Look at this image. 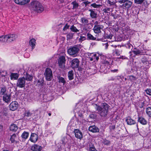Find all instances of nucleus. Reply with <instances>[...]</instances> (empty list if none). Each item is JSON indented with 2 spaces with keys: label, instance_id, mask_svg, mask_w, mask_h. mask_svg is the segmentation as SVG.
<instances>
[{
  "label": "nucleus",
  "instance_id": "7c9ffc66",
  "mask_svg": "<svg viewBox=\"0 0 151 151\" xmlns=\"http://www.w3.org/2000/svg\"><path fill=\"white\" fill-rule=\"evenodd\" d=\"M88 39L92 40H96V38L94 37L90 33H87V35Z\"/></svg>",
  "mask_w": 151,
  "mask_h": 151
},
{
  "label": "nucleus",
  "instance_id": "a19ab883",
  "mask_svg": "<svg viewBox=\"0 0 151 151\" xmlns=\"http://www.w3.org/2000/svg\"><path fill=\"white\" fill-rule=\"evenodd\" d=\"M126 47L129 49H132L133 48V46L129 42H128L125 45Z\"/></svg>",
  "mask_w": 151,
  "mask_h": 151
},
{
  "label": "nucleus",
  "instance_id": "20e7f679",
  "mask_svg": "<svg viewBox=\"0 0 151 151\" xmlns=\"http://www.w3.org/2000/svg\"><path fill=\"white\" fill-rule=\"evenodd\" d=\"M118 2L120 4H123L122 5L123 7L127 10L131 7L132 4L131 1L129 0H120Z\"/></svg>",
  "mask_w": 151,
  "mask_h": 151
},
{
  "label": "nucleus",
  "instance_id": "dca6fc26",
  "mask_svg": "<svg viewBox=\"0 0 151 151\" xmlns=\"http://www.w3.org/2000/svg\"><path fill=\"white\" fill-rule=\"evenodd\" d=\"M89 130L92 132H99V129L96 126H90L88 128Z\"/></svg>",
  "mask_w": 151,
  "mask_h": 151
},
{
  "label": "nucleus",
  "instance_id": "69168bd1",
  "mask_svg": "<svg viewBox=\"0 0 151 151\" xmlns=\"http://www.w3.org/2000/svg\"><path fill=\"white\" fill-rule=\"evenodd\" d=\"M129 77H130V78L131 79H133V80H134V79L135 78V77H134L133 76H129Z\"/></svg>",
  "mask_w": 151,
  "mask_h": 151
},
{
  "label": "nucleus",
  "instance_id": "4468645a",
  "mask_svg": "<svg viewBox=\"0 0 151 151\" xmlns=\"http://www.w3.org/2000/svg\"><path fill=\"white\" fill-rule=\"evenodd\" d=\"M38 137L37 135L36 134L32 133L31 137L30 138V140L31 142L35 143L37 140Z\"/></svg>",
  "mask_w": 151,
  "mask_h": 151
},
{
  "label": "nucleus",
  "instance_id": "5fc2aeb1",
  "mask_svg": "<svg viewBox=\"0 0 151 151\" xmlns=\"http://www.w3.org/2000/svg\"><path fill=\"white\" fill-rule=\"evenodd\" d=\"M115 53L117 56L119 55L121 53V52L119 50L117 49H115Z\"/></svg>",
  "mask_w": 151,
  "mask_h": 151
},
{
  "label": "nucleus",
  "instance_id": "ea45409f",
  "mask_svg": "<svg viewBox=\"0 0 151 151\" xmlns=\"http://www.w3.org/2000/svg\"><path fill=\"white\" fill-rule=\"evenodd\" d=\"M132 52L136 55L139 54L141 53V51L140 50H139V49H137L136 48H134V50H133Z\"/></svg>",
  "mask_w": 151,
  "mask_h": 151
},
{
  "label": "nucleus",
  "instance_id": "2f4dec72",
  "mask_svg": "<svg viewBox=\"0 0 151 151\" xmlns=\"http://www.w3.org/2000/svg\"><path fill=\"white\" fill-rule=\"evenodd\" d=\"M107 3L108 4L107 5L109 7L112 8V6H113L115 4V3L114 1H111L110 0H107Z\"/></svg>",
  "mask_w": 151,
  "mask_h": 151
},
{
  "label": "nucleus",
  "instance_id": "603ef678",
  "mask_svg": "<svg viewBox=\"0 0 151 151\" xmlns=\"http://www.w3.org/2000/svg\"><path fill=\"white\" fill-rule=\"evenodd\" d=\"M86 39V37L85 36H80V38L79 39V41L82 42L84 41Z\"/></svg>",
  "mask_w": 151,
  "mask_h": 151
},
{
  "label": "nucleus",
  "instance_id": "c9c22d12",
  "mask_svg": "<svg viewBox=\"0 0 151 151\" xmlns=\"http://www.w3.org/2000/svg\"><path fill=\"white\" fill-rule=\"evenodd\" d=\"M91 57L94 60V62L97 61L99 59V56H97V55L96 53H93Z\"/></svg>",
  "mask_w": 151,
  "mask_h": 151
},
{
  "label": "nucleus",
  "instance_id": "a211bd4d",
  "mask_svg": "<svg viewBox=\"0 0 151 151\" xmlns=\"http://www.w3.org/2000/svg\"><path fill=\"white\" fill-rule=\"evenodd\" d=\"M126 121L127 124L129 125L134 124L136 123L135 121L132 119L130 116H128L127 118Z\"/></svg>",
  "mask_w": 151,
  "mask_h": 151
},
{
  "label": "nucleus",
  "instance_id": "5701e85b",
  "mask_svg": "<svg viewBox=\"0 0 151 151\" xmlns=\"http://www.w3.org/2000/svg\"><path fill=\"white\" fill-rule=\"evenodd\" d=\"M74 72L73 70H70L68 72V77L69 80H71L74 79Z\"/></svg>",
  "mask_w": 151,
  "mask_h": 151
},
{
  "label": "nucleus",
  "instance_id": "774afa93",
  "mask_svg": "<svg viewBox=\"0 0 151 151\" xmlns=\"http://www.w3.org/2000/svg\"><path fill=\"white\" fill-rule=\"evenodd\" d=\"M112 47H113L114 48H116L117 47L116 45H111Z\"/></svg>",
  "mask_w": 151,
  "mask_h": 151
},
{
  "label": "nucleus",
  "instance_id": "c03bdc74",
  "mask_svg": "<svg viewBox=\"0 0 151 151\" xmlns=\"http://www.w3.org/2000/svg\"><path fill=\"white\" fill-rule=\"evenodd\" d=\"M144 1V0H134L135 3L137 4H141Z\"/></svg>",
  "mask_w": 151,
  "mask_h": 151
},
{
  "label": "nucleus",
  "instance_id": "a18cd8bd",
  "mask_svg": "<svg viewBox=\"0 0 151 151\" xmlns=\"http://www.w3.org/2000/svg\"><path fill=\"white\" fill-rule=\"evenodd\" d=\"M109 61H110V60L109 59L107 58L103 62V63L105 65H109Z\"/></svg>",
  "mask_w": 151,
  "mask_h": 151
},
{
  "label": "nucleus",
  "instance_id": "338daca9",
  "mask_svg": "<svg viewBox=\"0 0 151 151\" xmlns=\"http://www.w3.org/2000/svg\"><path fill=\"white\" fill-rule=\"evenodd\" d=\"M118 71V70L117 69H115L114 70H111V71L114 72H117Z\"/></svg>",
  "mask_w": 151,
  "mask_h": 151
},
{
  "label": "nucleus",
  "instance_id": "c756f323",
  "mask_svg": "<svg viewBox=\"0 0 151 151\" xmlns=\"http://www.w3.org/2000/svg\"><path fill=\"white\" fill-rule=\"evenodd\" d=\"M102 6V5H101L97 4H96V3H94L91 4L90 7H93L94 8H99L101 6Z\"/></svg>",
  "mask_w": 151,
  "mask_h": 151
},
{
  "label": "nucleus",
  "instance_id": "13d9d810",
  "mask_svg": "<svg viewBox=\"0 0 151 151\" xmlns=\"http://www.w3.org/2000/svg\"><path fill=\"white\" fill-rule=\"evenodd\" d=\"M93 53H89V52H88L87 53H86V56H87V57H91L92 55H93Z\"/></svg>",
  "mask_w": 151,
  "mask_h": 151
},
{
  "label": "nucleus",
  "instance_id": "39448f33",
  "mask_svg": "<svg viewBox=\"0 0 151 151\" xmlns=\"http://www.w3.org/2000/svg\"><path fill=\"white\" fill-rule=\"evenodd\" d=\"M79 50L78 47L76 46L70 47L68 49V52L70 55L76 57L77 55Z\"/></svg>",
  "mask_w": 151,
  "mask_h": 151
},
{
  "label": "nucleus",
  "instance_id": "09e8293b",
  "mask_svg": "<svg viewBox=\"0 0 151 151\" xmlns=\"http://www.w3.org/2000/svg\"><path fill=\"white\" fill-rule=\"evenodd\" d=\"M111 15L112 16L114 19H115L118 18L119 17V15L118 14H114L113 13H111Z\"/></svg>",
  "mask_w": 151,
  "mask_h": 151
},
{
  "label": "nucleus",
  "instance_id": "7ed1b4c3",
  "mask_svg": "<svg viewBox=\"0 0 151 151\" xmlns=\"http://www.w3.org/2000/svg\"><path fill=\"white\" fill-rule=\"evenodd\" d=\"M96 106V109L98 111L99 114L102 117L106 116L108 113L109 106L105 103H102L101 106Z\"/></svg>",
  "mask_w": 151,
  "mask_h": 151
},
{
  "label": "nucleus",
  "instance_id": "2eb2a0df",
  "mask_svg": "<svg viewBox=\"0 0 151 151\" xmlns=\"http://www.w3.org/2000/svg\"><path fill=\"white\" fill-rule=\"evenodd\" d=\"M42 149V147L37 145H34L31 147V150L33 151H41Z\"/></svg>",
  "mask_w": 151,
  "mask_h": 151
},
{
  "label": "nucleus",
  "instance_id": "4be33fe9",
  "mask_svg": "<svg viewBox=\"0 0 151 151\" xmlns=\"http://www.w3.org/2000/svg\"><path fill=\"white\" fill-rule=\"evenodd\" d=\"M114 7L111 8L110 7H108L105 6V8L103 9V11L105 13H109L110 12H112Z\"/></svg>",
  "mask_w": 151,
  "mask_h": 151
},
{
  "label": "nucleus",
  "instance_id": "9d476101",
  "mask_svg": "<svg viewBox=\"0 0 151 151\" xmlns=\"http://www.w3.org/2000/svg\"><path fill=\"white\" fill-rule=\"evenodd\" d=\"M75 136L76 138L80 140H81L83 138V134L79 129H75L74 130Z\"/></svg>",
  "mask_w": 151,
  "mask_h": 151
},
{
  "label": "nucleus",
  "instance_id": "bf43d9fd",
  "mask_svg": "<svg viewBox=\"0 0 151 151\" xmlns=\"http://www.w3.org/2000/svg\"><path fill=\"white\" fill-rule=\"evenodd\" d=\"M115 125H112L109 127V128L111 130H114L115 129Z\"/></svg>",
  "mask_w": 151,
  "mask_h": 151
},
{
  "label": "nucleus",
  "instance_id": "0e129e2a",
  "mask_svg": "<svg viewBox=\"0 0 151 151\" xmlns=\"http://www.w3.org/2000/svg\"><path fill=\"white\" fill-rule=\"evenodd\" d=\"M88 58L89 59V60L90 61H93V62H94V60L92 57H89Z\"/></svg>",
  "mask_w": 151,
  "mask_h": 151
},
{
  "label": "nucleus",
  "instance_id": "bb28decb",
  "mask_svg": "<svg viewBox=\"0 0 151 151\" xmlns=\"http://www.w3.org/2000/svg\"><path fill=\"white\" fill-rule=\"evenodd\" d=\"M10 129L11 131L16 132L18 129V127L15 124H12L10 126Z\"/></svg>",
  "mask_w": 151,
  "mask_h": 151
},
{
  "label": "nucleus",
  "instance_id": "4d7b16f0",
  "mask_svg": "<svg viewBox=\"0 0 151 151\" xmlns=\"http://www.w3.org/2000/svg\"><path fill=\"white\" fill-rule=\"evenodd\" d=\"M103 143L104 145H108L110 143V142L109 141L105 139L104 140Z\"/></svg>",
  "mask_w": 151,
  "mask_h": 151
},
{
  "label": "nucleus",
  "instance_id": "8fccbe9b",
  "mask_svg": "<svg viewBox=\"0 0 151 151\" xmlns=\"http://www.w3.org/2000/svg\"><path fill=\"white\" fill-rule=\"evenodd\" d=\"M32 114L30 113L29 111H27L25 113V115L27 117L31 116Z\"/></svg>",
  "mask_w": 151,
  "mask_h": 151
},
{
  "label": "nucleus",
  "instance_id": "f3484780",
  "mask_svg": "<svg viewBox=\"0 0 151 151\" xmlns=\"http://www.w3.org/2000/svg\"><path fill=\"white\" fill-rule=\"evenodd\" d=\"M30 0H14L15 3L17 4L23 5L28 3Z\"/></svg>",
  "mask_w": 151,
  "mask_h": 151
},
{
  "label": "nucleus",
  "instance_id": "a878e982",
  "mask_svg": "<svg viewBox=\"0 0 151 151\" xmlns=\"http://www.w3.org/2000/svg\"><path fill=\"white\" fill-rule=\"evenodd\" d=\"M29 136V133L24 132L21 135V137L22 139V140H25L27 139Z\"/></svg>",
  "mask_w": 151,
  "mask_h": 151
},
{
  "label": "nucleus",
  "instance_id": "79ce46f5",
  "mask_svg": "<svg viewBox=\"0 0 151 151\" xmlns=\"http://www.w3.org/2000/svg\"><path fill=\"white\" fill-rule=\"evenodd\" d=\"M104 37L105 38H107V39H111L112 37H113V35L111 34L110 33L109 34H104Z\"/></svg>",
  "mask_w": 151,
  "mask_h": 151
},
{
  "label": "nucleus",
  "instance_id": "ddd939ff",
  "mask_svg": "<svg viewBox=\"0 0 151 151\" xmlns=\"http://www.w3.org/2000/svg\"><path fill=\"white\" fill-rule=\"evenodd\" d=\"M104 27L102 25L94 26L93 28L94 32L96 34L101 32V29L103 28Z\"/></svg>",
  "mask_w": 151,
  "mask_h": 151
},
{
  "label": "nucleus",
  "instance_id": "f03ea898",
  "mask_svg": "<svg viewBox=\"0 0 151 151\" xmlns=\"http://www.w3.org/2000/svg\"><path fill=\"white\" fill-rule=\"evenodd\" d=\"M29 7L32 11L38 13L42 12L44 10L42 4L37 1L32 2L30 4Z\"/></svg>",
  "mask_w": 151,
  "mask_h": 151
},
{
  "label": "nucleus",
  "instance_id": "de8ad7c7",
  "mask_svg": "<svg viewBox=\"0 0 151 151\" xmlns=\"http://www.w3.org/2000/svg\"><path fill=\"white\" fill-rule=\"evenodd\" d=\"M89 150L90 151H97L93 145H92L91 146H90Z\"/></svg>",
  "mask_w": 151,
  "mask_h": 151
},
{
  "label": "nucleus",
  "instance_id": "b1692460",
  "mask_svg": "<svg viewBox=\"0 0 151 151\" xmlns=\"http://www.w3.org/2000/svg\"><path fill=\"white\" fill-rule=\"evenodd\" d=\"M36 40L34 38H32L29 41V44L30 46L32 47V49L34 48L36 44Z\"/></svg>",
  "mask_w": 151,
  "mask_h": 151
},
{
  "label": "nucleus",
  "instance_id": "0eeeda50",
  "mask_svg": "<svg viewBox=\"0 0 151 151\" xmlns=\"http://www.w3.org/2000/svg\"><path fill=\"white\" fill-rule=\"evenodd\" d=\"M66 60L64 56H60L58 59V64L60 68L64 69L65 68V64Z\"/></svg>",
  "mask_w": 151,
  "mask_h": 151
},
{
  "label": "nucleus",
  "instance_id": "f8f14e48",
  "mask_svg": "<svg viewBox=\"0 0 151 151\" xmlns=\"http://www.w3.org/2000/svg\"><path fill=\"white\" fill-rule=\"evenodd\" d=\"M11 94L6 93L3 95V100L5 103H9L11 102Z\"/></svg>",
  "mask_w": 151,
  "mask_h": 151
},
{
  "label": "nucleus",
  "instance_id": "680f3d73",
  "mask_svg": "<svg viewBox=\"0 0 151 151\" xmlns=\"http://www.w3.org/2000/svg\"><path fill=\"white\" fill-rule=\"evenodd\" d=\"M104 46L105 49H106L108 48V43H106L104 44Z\"/></svg>",
  "mask_w": 151,
  "mask_h": 151
},
{
  "label": "nucleus",
  "instance_id": "3c124183",
  "mask_svg": "<svg viewBox=\"0 0 151 151\" xmlns=\"http://www.w3.org/2000/svg\"><path fill=\"white\" fill-rule=\"evenodd\" d=\"M69 27L70 26L68 25L67 24H66L63 28V30L64 31L66 30L69 28Z\"/></svg>",
  "mask_w": 151,
  "mask_h": 151
},
{
  "label": "nucleus",
  "instance_id": "f257e3e1",
  "mask_svg": "<svg viewBox=\"0 0 151 151\" xmlns=\"http://www.w3.org/2000/svg\"><path fill=\"white\" fill-rule=\"evenodd\" d=\"M17 35L15 33H10L0 37V42L2 43H10L16 40Z\"/></svg>",
  "mask_w": 151,
  "mask_h": 151
},
{
  "label": "nucleus",
  "instance_id": "49530a36",
  "mask_svg": "<svg viewBox=\"0 0 151 151\" xmlns=\"http://www.w3.org/2000/svg\"><path fill=\"white\" fill-rule=\"evenodd\" d=\"M89 117L91 119H95L96 118V115L95 114H91L89 115Z\"/></svg>",
  "mask_w": 151,
  "mask_h": 151
},
{
  "label": "nucleus",
  "instance_id": "412c9836",
  "mask_svg": "<svg viewBox=\"0 0 151 151\" xmlns=\"http://www.w3.org/2000/svg\"><path fill=\"white\" fill-rule=\"evenodd\" d=\"M10 76L11 80H16L19 77V75L17 73H12Z\"/></svg>",
  "mask_w": 151,
  "mask_h": 151
},
{
  "label": "nucleus",
  "instance_id": "e2e57ef3",
  "mask_svg": "<svg viewBox=\"0 0 151 151\" xmlns=\"http://www.w3.org/2000/svg\"><path fill=\"white\" fill-rule=\"evenodd\" d=\"M83 3L85 4L86 6L88 4H89L90 3V2H89L88 1H85L83 2Z\"/></svg>",
  "mask_w": 151,
  "mask_h": 151
},
{
  "label": "nucleus",
  "instance_id": "cd10ccee",
  "mask_svg": "<svg viewBox=\"0 0 151 151\" xmlns=\"http://www.w3.org/2000/svg\"><path fill=\"white\" fill-rule=\"evenodd\" d=\"M6 91V87L4 86H3L1 88L0 93L1 95H4Z\"/></svg>",
  "mask_w": 151,
  "mask_h": 151
},
{
  "label": "nucleus",
  "instance_id": "37998d69",
  "mask_svg": "<svg viewBox=\"0 0 151 151\" xmlns=\"http://www.w3.org/2000/svg\"><path fill=\"white\" fill-rule=\"evenodd\" d=\"M74 33L71 32H69L67 35V39H72L73 37Z\"/></svg>",
  "mask_w": 151,
  "mask_h": 151
},
{
  "label": "nucleus",
  "instance_id": "f704fd0d",
  "mask_svg": "<svg viewBox=\"0 0 151 151\" xmlns=\"http://www.w3.org/2000/svg\"><path fill=\"white\" fill-rule=\"evenodd\" d=\"M16 135L14 134L10 138V139L12 143H15L16 142Z\"/></svg>",
  "mask_w": 151,
  "mask_h": 151
},
{
  "label": "nucleus",
  "instance_id": "864d4df0",
  "mask_svg": "<svg viewBox=\"0 0 151 151\" xmlns=\"http://www.w3.org/2000/svg\"><path fill=\"white\" fill-rule=\"evenodd\" d=\"M142 62L144 64H147L148 63L147 59L146 58H143L142 60Z\"/></svg>",
  "mask_w": 151,
  "mask_h": 151
},
{
  "label": "nucleus",
  "instance_id": "58836bf2",
  "mask_svg": "<svg viewBox=\"0 0 151 151\" xmlns=\"http://www.w3.org/2000/svg\"><path fill=\"white\" fill-rule=\"evenodd\" d=\"M58 79L59 80V82L60 83H62L64 84L66 82V81L65 80L64 78L62 77H58Z\"/></svg>",
  "mask_w": 151,
  "mask_h": 151
},
{
  "label": "nucleus",
  "instance_id": "4c0bfd02",
  "mask_svg": "<svg viewBox=\"0 0 151 151\" xmlns=\"http://www.w3.org/2000/svg\"><path fill=\"white\" fill-rule=\"evenodd\" d=\"M44 81L43 78L40 79L37 81V84L39 86H42L43 85Z\"/></svg>",
  "mask_w": 151,
  "mask_h": 151
},
{
  "label": "nucleus",
  "instance_id": "aec40b11",
  "mask_svg": "<svg viewBox=\"0 0 151 151\" xmlns=\"http://www.w3.org/2000/svg\"><path fill=\"white\" fill-rule=\"evenodd\" d=\"M138 121L141 124L143 125H146L147 123V121L142 116L138 117Z\"/></svg>",
  "mask_w": 151,
  "mask_h": 151
},
{
  "label": "nucleus",
  "instance_id": "052dcab7",
  "mask_svg": "<svg viewBox=\"0 0 151 151\" xmlns=\"http://www.w3.org/2000/svg\"><path fill=\"white\" fill-rule=\"evenodd\" d=\"M100 22H99L98 21H96L94 23V26L101 25L99 24Z\"/></svg>",
  "mask_w": 151,
  "mask_h": 151
},
{
  "label": "nucleus",
  "instance_id": "393cba45",
  "mask_svg": "<svg viewBox=\"0 0 151 151\" xmlns=\"http://www.w3.org/2000/svg\"><path fill=\"white\" fill-rule=\"evenodd\" d=\"M25 81L27 80L28 81H31L32 80L33 77L32 76L28 74L27 73H26L25 75H24Z\"/></svg>",
  "mask_w": 151,
  "mask_h": 151
},
{
  "label": "nucleus",
  "instance_id": "473e14b6",
  "mask_svg": "<svg viewBox=\"0 0 151 151\" xmlns=\"http://www.w3.org/2000/svg\"><path fill=\"white\" fill-rule=\"evenodd\" d=\"M146 112L147 114L150 117H151V108L148 107L146 109Z\"/></svg>",
  "mask_w": 151,
  "mask_h": 151
},
{
  "label": "nucleus",
  "instance_id": "6e6552de",
  "mask_svg": "<svg viewBox=\"0 0 151 151\" xmlns=\"http://www.w3.org/2000/svg\"><path fill=\"white\" fill-rule=\"evenodd\" d=\"M25 83L24 77L20 78L17 80L16 86L17 87L22 88L25 87Z\"/></svg>",
  "mask_w": 151,
  "mask_h": 151
},
{
  "label": "nucleus",
  "instance_id": "e433bc0d",
  "mask_svg": "<svg viewBox=\"0 0 151 151\" xmlns=\"http://www.w3.org/2000/svg\"><path fill=\"white\" fill-rule=\"evenodd\" d=\"M71 4L73 5V8L74 9H76L78 7L79 5L75 1L72 2Z\"/></svg>",
  "mask_w": 151,
  "mask_h": 151
},
{
  "label": "nucleus",
  "instance_id": "72a5a7b5",
  "mask_svg": "<svg viewBox=\"0 0 151 151\" xmlns=\"http://www.w3.org/2000/svg\"><path fill=\"white\" fill-rule=\"evenodd\" d=\"M81 20L82 23L84 25H87L88 22V21L87 19L85 17H82L81 19Z\"/></svg>",
  "mask_w": 151,
  "mask_h": 151
},
{
  "label": "nucleus",
  "instance_id": "1a4fd4ad",
  "mask_svg": "<svg viewBox=\"0 0 151 151\" xmlns=\"http://www.w3.org/2000/svg\"><path fill=\"white\" fill-rule=\"evenodd\" d=\"M71 67L73 68H78L80 63V61L77 58H75L72 60L70 62Z\"/></svg>",
  "mask_w": 151,
  "mask_h": 151
},
{
  "label": "nucleus",
  "instance_id": "423d86ee",
  "mask_svg": "<svg viewBox=\"0 0 151 151\" xmlns=\"http://www.w3.org/2000/svg\"><path fill=\"white\" fill-rule=\"evenodd\" d=\"M44 74L47 80L48 81L51 80L52 78V71L50 68H46Z\"/></svg>",
  "mask_w": 151,
  "mask_h": 151
},
{
  "label": "nucleus",
  "instance_id": "6e6d98bb",
  "mask_svg": "<svg viewBox=\"0 0 151 151\" xmlns=\"http://www.w3.org/2000/svg\"><path fill=\"white\" fill-rule=\"evenodd\" d=\"M147 94L151 96V89H147L145 90Z\"/></svg>",
  "mask_w": 151,
  "mask_h": 151
},
{
  "label": "nucleus",
  "instance_id": "9b49d317",
  "mask_svg": "<svg viewBox=\"0 0 151 151\" xmlns=\"http://www.w3.org/2000/svg\"><path fill=\"white\" fill-rule=\"evenodd\" d=\"M18 107V103L16 101L12 102L9 105V107L10 110L13 111L16 110Z\"/></svg>",
  "mask_w": 151,
  "mask_h": 151
},
{
  "label": "nucleus",
  "instance_id": "c85d7f7f",
  "mask_svg": "<svg viewBox=\"0 0 151 151\" xmlns=\"http://www.w3.org/2000/svg\"><path fill=\"white\" fill-rule=\"evenodd\" d=\"M70 29L71 31L76 33L79 31V30L74 25H72L70 27Z\"/></svg>",
  "mask_w": 151,
  "mask_h": 151
},
{
  "label": "nucleus",
  "instance_id": "6ab92c4d",
  "mask_svg": "<svg viewBox=\"0 0 151 151\" xmlns=\"http://www.w3.org/2000/svg\"><path fill=\"white\" fill-rule=\"evenodd\" d=\"M88 11L90 12V15L92 19L96 18L97 17V13L94 11L93 9H89Z\"/></svg>",
  "mask_w": 151,
  "mask_h": 151
}]
</instances>
